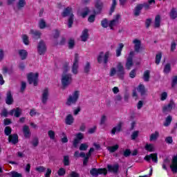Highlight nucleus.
<instances>
[{
  "label": "nucleus",
  "mask_w": 177,
  "mask_h": 177,
  "mask_svg": "<svg viewBox=\"0 0 177 177\" xmlns=\"http://www.w3.org/2000/svg\"><path fill=\"white\" fill-rule=\"evenodd\" d=\"M8 142L12 143V145H17L19 143V135L14 133L8 136Z\"/></svg>",
  "instance_id": "obj_16"
},
{
  "label": "nucleus",
  "mask_w": 177,
  "mask_h": 177,
  "mask_svg": "<svg viewBox=\"0 0 177 177\" xmlns=\"http://www.w3.org/2000/svg\"><path fill=\"white\" fill-rule=\"evenodd\" d=\"M170 19H172L173 20H174V19H176L177 17V9L176 8H172L170 14Z\"/></svg>",
  "instance_id": "obj_33"
},
{
  "label": "nucleus",
  "mask_w": 177,
  "mask_h": 177,
  "mask_svg": "<svg viewBox=\"0 0 177 177\" xmlns=\"http://www.w3.org/2000/svg\"><path fill=\"white\" fill-rule=\"evenodd\" d=\"M65 124L66 125H73V124H74V116L71 114H68L65 118Z\"/></svg>",
  "instance_id": "obj_24"
},
{
  "label": "nucleus",
  "mask_w": 177,
  "mask_h": 177,
  "mask_svg": "<svg viewBox=\"0 0 177 177\" xmlns=\"http://www.w3.org/2000/svg\"><path fill=\"white\" fill-rule=\"evenodd\" d=\"M61 82L63 89H66V88H67V86H68L70 84L73 82V75L70 73H64V75H62Z\"/></svg>",
  "instance_id": "obj_3"
},
{
  "label": "nucleus",
  "mask_w": 177,
  "mask_h": 177,
  "mask_svg": "<svg viewBox=\"0 0 177 177\" xmlns=\"http://www.w3.org/2000/svg\"><path fill=\"white\" fill-rule=\"evenodd\" d=\"M145 150H147V151H149L150 153H151V151H153V150L154 149V147H153L152 144H146L145 147Z\"/></svg>",
  "instance_id": "obj_44"
},
{
  "label": "nucleus",
  "mask_w": 177,
  "mask_h": 177,
  "mask_svg": "<svg viewBox=\"0 0 177 177\" xmlns=\"http://www.w3.org/2000/svg\"><path fill=\"white\" fill-rule=\"evenodd\" d=\"M142 9H143L142 5H137L134 9V16H139V15H140V10H142Z\"/></svg>",
  "instance_id": "obj_30"
},
{
  "label": "nucleus",
  "mask_w": 177,
  "mask_h": 177,
  "mask_svg": "<svg viewBox=\"0 0 177 177\" xmlns=\"http://www.w3.org/2000/svg\"><path fill=\"white\" fill-rule=\"evenodd\" d=\"M144 160H145V161H147L148 162H149V161L152 160L153 162H156V153H151L150 155H147L144 158Z\"/></svg>",
  "instance_id": "obj_29"
},
{
  "label": "nucleus",
  "mask_w": 177,
  "mask_h": 177,
  "mask_svg": "<svg viewBox=\"0 0 177 177\" xmlns=\"http://www.w3.org/2000/svg\"><path fill=\"white\" fill-rule=\"evenodd\" d=\"M122 49H124V44L120 43L118 44V47L116 49V57H120V56H121V52H122Z\"/></svg>",
  "instance_id": "obj_28"
},
{
  "label": "nucleus",
  "mask_w": 177,
  "mask_h": 177,
  "mask_svg": "<svg viewBox=\"0 0 177 177\" xmlns=\"http://www.w3.org/2000/svg\"><path fill=\"white\" fill-rule=\"evenodd\" d=\"M84 11L81 13V16H82V17H83V19H85V17H86V16H88V15H89V12H91V11L89 10V8H88V7H85L84 8Z\"/></svg>",
  "instance_id": "obj_41"
},
{
  "label": "nucleus",
  "mask_w": 177,
  "mask_h": 177,
  "mask_svg": "<svg viewBox=\"0 0 177 177\" xmlns=\"http://www.w3.org/2000/svg\"><path fill=\"white\" fill-rule=\"evenodd\" d=\"M35 171H37V172H39V173H42L46 171V168L44 166H39L35 168Z\"/></svg>",
  "instance_id": "obj_54"
},
{
  "label": "nucleus",
  "mask_w": 177,
  "mask_h": 177,
  "mask_svg": "<svg viewBox=\"0 0 177 177\" xmlns=\"http://www.w3.org/2000/svg\"><path fill=\"white\" fill-rule=\"evenodd\" d=\"M22 111H23L20 107L14 108L9 111V115H14V117H16V118H19V117L21 115Z\"/></svg>",
  "instance_id": "obj_14"
},
{
  "label": "nucleus",
  "mask_w": 177,
  "mask_h": 177,
  "mask_svg": "<svg viewBox=\"0 0 177 177\" xmlns=\"http://www.w3.org/2000/svg\"><path fill=\"white\" fill-rule=\"evenodd\" d=\"M107 169L109 172H111L113 174H118V171L120 169V165L116 163L113 165H107Z\"/></svg>",
  "instance_id": "obj_15"
},
{
  "label": "nucleus",
  "mask_w": 177,
  "mask_h": 177,
  "mask_svg": "<svg viewBox=\"0 0 177 177\" xmlns=\"http://www.w3.org/2000/svg\"><path fill=\"white\" fill-rule=\"evenodd\" d=\"M39 77V73L30 72L27 75L28 82L30 85L32 84L34 86H38V78Z\"/></svg>",
  "instance_id": "obj_2"
},
{
  "label": "nucleus",
  "mask_w": 177,
  "mask_h": 177,
  "mask_svg": "<svg viewBox=\"0 0 177 177\" xmlns=\"http://www.w3.org/2000/svg\"><path fill=\"white\" fill-rule=\"evenodd\" d=\"M137 91L140 93L141 96H145L146 95V88L145 85L140 84L137 88Z\"/></svg>",
  "instance_id": "obj_26"
},
{
  "label": "nucleus",
  "mask_w": 177,
  "mask_h": 177,
  "mask_svg": "<svg viewBox=\"0 0 177 177\" xmlns=\"http://www.w3.org/2000/svg\"><path fill=\"white\" fill-rule=\"evenodd\" d=\"M49 99V88L48 87H46L41 94V103L43 104H46L48 103V100Z\"/></svg>",
  "instance_id": "obj_12"
},
{
  "label": "nucleus",
  "mask_w": 177,
  "mask_h": 177,
  "mask_svg": "<svg viewBox=\"0 0 177 177\" xmlns=\"http://www.w3.org/2000/svg\"><path fill=\"white\" fill-rule=\"evenodd\" d=\"M97 14L93 13V15H91L88 18V21L89 23H94L95 20L96 19V16Z\"/></svg>",
  "instance_id": "obj_46"
},
{
  "label": "nucleus",
  "mask_w": 177,
  "mask_h": 177,
  "mask_svg": "<svg viewBox=\"0 0 177 177\" xmlns=\"http://www.w3.org/2000/svg\"><path fill=\"white\" fill-rule=\"evenodd\" d=\"M63 164L64 167H68V165H70V156H64Z\"/></svg>",
  "instance_id": "obj_37"
},
{
  "label": "nucleus",
  "mask_w": 177,
  "mask_h": 177,
  "mask_svg": "<svg viewBox=\"0 0 177 177\" xmlns=\"http://www.w3.org/2000/svg\"><path fill=\"white\" fill-rule=\"evenodd\" d=\"M73 15V8L71 7H67L64 9V11L62 13V17H67V16H71Z\"/></svg>",
  "instance_id": "obj_21"
},
{
  "label": "nucleus",
  "mask_w": 177,
  "mask_h": 177,
  "mask_svg": "<svg viewBox=\"0 0 177 177\" xmlns=\"http://www.w3.org/2000/svg\"><path fill=\"white\" fill-rule=\"evenodd\" d=\"M142 80L145 82H149L150 81V71L147 70L144 72Z\"/></svg>",
  "instance_id": "obj_27"
},
{
  "label": "nucleus",
  "mask_w": 177,
  "mask_h": 177,
  "mask_svg": "<svg viewBox=\"0 0 177 177\" xmlns=\"http://www.w3.org/2000/svg\"><path fill=\"white\" fill-rule=\"evenodd\" d=\"M14 102H15V100L13 99V95H12V91H8L6 93V103L8 106H10L11 104H13Z\"/></svg>",
  "instance_id": "obj_17"
},
{
  "label": "nucleus",
  "mask_w": 177,
  "mask_h": 177,
  "mask_svg": "<svg viewBox=\"0 0 177 177\" xmlns=\"http://www.w3.org/2000/svg\"><path fill=\"white\" fill-rule=\"evenodd\" d=\"M48 135L51 140H55V139H56V133L53 131V130H49Z\"/></svg>",
  "instance_id": "obj_43"
},
{
  "label": "nucleus",
  "mask_w": 177,
  "mask_h": 177,
  "mask_svg": "<svg viewBox=\"0 0 177 177\" xmlns=\"http://www.w3.org/2000/svg\"><path fill=\"white\" fill-rule=\"evenodd\" d=\"M88 145L86 143H82L80 146L79 150H80V151H86V150H88Z\"/></svg>",
  "instance_id": "obj_49"
},
{
  "label": "nucleus",
  "mask_w": 177,
  "mask_h": 177,
  "mask_svg": "<svg viewBox=\"0 0 177 177\" xmlns=\"http://www.w3.org/2000/svg\"><path fill=\"white\" fill-rule=\"evenodd\" d=\"M118 73L117 75L120 80H124V77L125 75V69L124 68V65L122 63L118 62L117 65Z\"/></svg>",
  "instance_id": "obj_8"
},
{
  "label": "nucleus",
  "mask_w": 177,
  "mask_h": 177,
  "mask_svg": "<svg viewBox=\"0 0 177 177\" xmlns=\"http://www.w3.org/2000/svg\"><path fill=\"white\" fill-rule=\"evenodd\" d=\"M122 131V122H120L118 125L113 127L111 131V135H115V132H121Z\"/></svg>",
  "instance_id": "obj_22"
},
{
  "label": "nucleus",
  "mask_w": 177,
  "mask_h": 177,
  "mask_svg": "<svg viewBox=\"0 0 177 177\" xmlns=\"http://www.w3.org/2000/svg\"><path fill=\"white\" fill-rule=\"evenodd\" d=\"M151 26V19H147L145 21V27L146 28H149Z\"/></svg>",
  "instance_id": "obj_62"
},
{
  "label": "nucleus",
  "mask_w": 177,
  "mask_h": 177,
  "mask_svg": "<svg viewBox=\"0 0 177 177\" xmlns=\"http://www.w3.org/2000/svg\"><path fill=\"white\" fill-rule=\"evenodd\" d=\"M104 55V52H103V51H101L100 53V54H99V55L97 56V62H98V63H102V62H103V55Z\"/></svg>",
  "instance_id": "obj_53"
},
{
  "label": "nucleus",
  "mask_w": 177,
  "mask_h": 177,
  "mask_svg": "<svg viewBox=\"0 0 177 177\" xmlns=\"http://www.w3.org/2000/svg\"><path fill=\"white\" fill-rule=\"evenodd\" d=\"M18 55L21 58V60H26L28 57V52H27L25 49H21L18 50Z\"/></svg>",
  "instance_id": "obj_20"
},
{
  "label": "nucleus",
  "mask_w": 177,
  "mask_h": 177,
  "mask_svg": "<svg viewBox=\"0 0 177 177\" xmlns=\"http://www.w3.org/2000/svg\"><path fill=\"white\" fill-rule=\"evenodd\" d=\"M177 84V76H174L172 77V83H171V86L174 87L175 85Z\"/></svg>",
  "instance_id": "obj_64"
},
{
  "label": "nucleus",
  "mask_w": 177,
  "mask_h": 177,
  "mask_svg": "<svg viewBox=\"0 0 177 177\" xmlns=\"http://www.w3.org/2000/svg\"><path fill=\"white\" fill-rule=\"evenodd\" d=\"M88 29H84L82 32V35L80 36V38L82 41V42H86L88 41V38H89V33H88Z\"/></svg>",
  "instance_id": "obj_23"
},
{
  "label": "nucleus",
  "mask_w": 177,
  "mask_h": 177,
  "mask_svg": "<svg viewBox=\"0 0 177 177\" xmlns=\"http://www.w3.org/2000/svg\"><path fill=\"white\" fill-rule=\"evenodd\" d=\"M161 57H162V54L161 53H158L156 57V64H160V62H161Z\"/></svg>",
  "instance_id": "obj_48"
},
{
  "label": "nucleus",
  "mask_w": 177,
  "mask_h": 177,
  "mask_svg": "<svg viewBox=\"0 0 177 177\" xmlns=\"http://www.w3.org/2000/svg\"><path fill=\"white\" fill-rule=\"evenodd\" d=\"M12 177H23V175L17 171H11Z\"/></svg>",
  "instance_id": "obj_61"
},
{
  "label": "nucleus",
  "mask_w": 177,
  "mask_h": 177,
  "mask_svg": "<svg viewBox=\"0 0 177 177\" xmlns=\"http://www.w3.org/2000/svg\"><path fill=\"white\" fill-rule=\"evenodd\" d=\"M115 6H117V0H113L109 15H113V13H114V10H115Z\"/></svg>",
  "instance_id": "obj_34"
},
{
  "label": "nucleus",
  "mask_w": 177,
  "mask_h": 177,
  "mask_svg": "<svg viewBox=\"0 0 177 177\" xmlns=\"http://www.w3.org/2000/svg\"><path fill=\"white\" fill-rule=\"evenodd\" d=\"M115 74H117V69H115V68H114V67L111 68L110 73H109L110 77H114V75H115Z\"/></svg>",
  "instance_id": "obj_60"
},
{
  "label": "nucleus",
  "mask_w": 177,
  "mask_h": 177,
  "mask_svg": "<svg viewBox=\"0 0 177 177\" xmlns=\"http://www.w3.org/2000/svg\"><path fill=\"white\" fill-rule=\"evenodd\" d=\"M22 131L25 139H30L31 138V131L30 130V127L28 125H24Z\"/></svg>",
  "instance_id": "obj_18"
},
{
  "label": "nucleus",
  "mask_w": 177,
  "mask_h": 177,
  "mask_svg": "<svg viewBox=\"0 0 177 177\" xmlns=\"http://www.w3.org/2000/svg\"><path fill=\"white\" fill-rule=\"evenodd\" d=\"M116 21V19H113L109 22V27L111 28V30H114L113 27L115 26Z\"/></svg>",
  "instance_id": "obj_57"
},
{
  "label": "nucleus",
  "mask_w": 177,
  "mask_h": 177,
  "mask_svg": "<svg viewBox=\"0 0 177 177\" xmlns=\"http://www.w3.org/2000/svg\"><path fill=\"white\" fill-rule=\"evenodd\" d=\"M131 154H132V152L131 151V149H127L123 153V156L124 157H129L131 156Z\"/></svg>",
  "instance_id": "obj_59"
},
{
  "label": "nucleus",
  "mask_w": 177,
  "mask_h": 177,
  "mask_svg": "<svg viewBox=\"0 0 177 177\" xmlns=\"http://www.w3.org/2000/svg\"><path fill=\"white\" fill-rule=\"evenodd\" d=\"M172 122V116L169 115L166 118L165 122L164 123L165 127H168L171 124V122Z\"/></svg>",
  "instance_id": "obj_42"
},
{
  "label": "nucleus",
  "mask_w": 177,
  "mask_h": 177,
  "mask_svg": "<svg viewBox=\"0 0 177 177\" xmlns=\"http://www.w3.org/2000/svg\"><path fill=\"white\" fill-rule=\"evenodd\" d=\"M30 34L32 35V38H35V39H39V38H41V32H39V30L31 29L30 30Z\"/></svg>",
  "instance_id": "obj_25"
},
{
  "label": "nucleus",
  "mask_w": 177,
  "mask_h": 177,
  "mask_svg": "<svg viewBox=\"0 0 177 177\" xmlns=\"http://www.w3.org/2000/svg\"><path fill=\"white\" fill-rule=\"evenodd\" d=\"M109 57H110V51H106L103 57L104 64H107V63H109Z\"/></svg>",
  "instance_id": "obj_35"
},
{
  "label": "nucleus",
  "mask_w": 177,
  "mask_h": 177,
  "mask_svg": "<svg viewBox=\"0 0 177 177\" xmlns=\"http://www.w3.org/2000/svg\"><path fill=\"white\" fill-rule=\"evenodd\" d=\"M90 174L92 176H99V175H107V169L106 168H92L90 170Z\"/></svg>",
  "instance_id": "obj_4"
},
{
  "label": "nucleus",
  "mask_w": 177,
  "mask_h": 177,
  "mask_svg": "<svg viewBox=\"0 0 177 177\" xmlns=\"http://www.w3.org/2000/svg\"><path fill=\"white\" fill-rule=\"evenodd\" d=\"M37 52L39 55H45L46 52V44L44 40H40L37 46Z\"/></svg>",
  "instance_id": "obj_10"
},
{
  "label": "nucleus",
  "mask_w": 177,
  "mask_h": 177,
  "mask_svg": "<svg viewBox=\"0 0 177 177\" xmlns=\"http://www.w3.org/2000/svg\"><path fill=\"white\" fill-rule=\"evenodd\" d=\"M79 62H80V55L78 53H75V58L73 61V64L72 66V73L75 75L78 74V67H79Z\"/></svg>",
  "instance_id": "obj_5"
},
{
  "label": "nucleus",
  "mask_w": 177,
  "mask_h": 177,
  "mask_svg": "<svg viewBox=\"0 0 177 177\" xmlns=\"http://www.w3.org/2000/svg\"><path fill=\"white\" fill-rule=\"evenodd\" d=\"M82 139H84V134H82V133H77L73 142V145L75 149L78 147V144L81 142V140H82Z\"/></svg>",
  "instance_id": "obj_13"
},
{
  "label": "nucleus",
  "mask_w": 177,
  "mask_h": 177,
  "mask_svg": "<svg viewBox=\"0 0 177 177\" xmlns=\"http://www.w3.org/2000/svg\"><path fill=\"white\" fill-rule=\"evenodd\" d=\"M24 6H26V0H19L17 3V8L19 10H20V9H23Z\"/></svg>",
  "instance_id": "obj_36"
},
{
  "label": "nucleus",
  "mask_w": 177,
  "mask_h": 177,
  "mask_svg": "<svg viewBox=\"0 0 177 177\" xmlns=\"http://www.w3.org/2000/svg\"><path fill=\"white\" fill-rule=\"evenodd\" d=\"M170 168L174 174L177 173V155L173 157Z\"/></svg>",
  "instance_id": "obj_19"
},
{
  "label": "nucleus",
  "mask_w": 177,
  "mask_h": 177,
  "mask_svg": "<svg viewBox=\"0 0 177 177\" xmlns=\"http://www.w3.org/2000/svg\"><path fill=\"white\" fill-rule=\"evenodd\" d=\"M176 106L174 100H171L168 104L162 106L163 113H171L172 109H175Z\"/></svg>",
  "instance_id": "obj_11"
},
{
  "label": "nucleus",
  "mask_w": 177,
  "mask_h": 177,
  "mask_svg": "<svg viewBox=\"0 0 177 177\" xmlns=\"http://www.w3.org/2000/svg\"><path fill=\"white\" fill-rule=\"evenodd\" d=\"M68 177H80V174L76 171H71Z\"/></svg>",
  "instance_id": "obj_63"
},
{
  "label": "nucleus",
  "mask_w": 177,
  "mask_h": 177,
  "mask_svg": "<svg viewBox=\"0 0 177 177\" xmlns=\"http://www.w3.org/2000/svg\"><path fill=\"white\" fill-rule=\"evenodd\" d=\"M68 48L70 49H73L74 48V46H75V41H74V39H69L68 41Z\"/></svg>",
  "instance_id": "obj_55"
},
{
  "label": "nucleus",
  "mask_w": 177,
  "mask_h": 177,
  "mask_svg": "<svg viewBox=\"0 0 177 177\" xmlns=\"http://www.w3.org/2000/svg\"><path fill=\"white\" fill-rule=\"evenodd\" d=\"M130 78H135L136 77V69H133L129 74Z\"/></svg>",
  "instance_id": "obj_58"
},
{
  "label": "nucleus",
  "mask_w": 177,
  "mask_h": 177,
  "mask_svg": "<svg viewBox=\"0 0 177 177\" xmlns=\"http://www.w3.org/2000/svg\"><path fill=\"white\" fill-rule=\"evenodd\" d=\"M138 136H139V131H133L131 136V140H135V139H136V138H138Z\"/></svg>",
  "instance_id": "obj_56"
},
{
  "label": "nucleus",
  "mask_w": 177,
  "mask_h": 177,
  "mask_svg": "<svg viewBox=\"0 0 177 177\" xmlns=\"http://www.w3.org/2000/svg\"><path fill=\"white\" fill-rule=\"evenodd\" d=\"M4 133L6 136H10L12 135V127L7 126L4 129Z\"/></svg>",
  "instance_id": "obj_39"
},
{
  "label": "nucleus",
  "mask_w": 177,
  "mask_h": 177,
  "mask_svg": "<svg viewBox=\"0 0 177 177\" xmlns=\"http://www.w3.org/2000/svg\"><path fill=\"white\" fill-rule=\"evenodd\" d=\"M165 74H169L171 73V64L167 63L165 65L164 70Z\"/></svg>",
  "instance_id": "obj_38"
},
{
  "label": "nucleus",
  "mask_w": 177,
  "mask_h": 177,
  "mask_svg": "<svg viewBox=\"0 0 177 177\" xmlns=\"http://www.w3.org/2000/svg\"><path fill=\"white\" fill-rule=\"evenodd\" d=\"M133 44H134V51L136 53H140L145 48L142 46V41L138 39H135L133 41Z\"/></svg>",
  "instance_id": "obj_9"
},
{
  "label": "nucleus",
  "mask_w": 177,
  "mask_h": 177,
  "mask_svg": "<svg viewBox=\"0 0 177 177\" xmlns=\"http://www.w3.org/2000/svg\"><path fill=\"white\" fill-rule=\"evenodd\" d=\"M22 39L24 45H30V40H28V36L27 35H22Z\"/></svg>",
  "instance_id": "obj_47"
},
{
  "label": "nucleus",
  "mask_w": 177,
  "mask_h": 177,
  "mask_svg": "<svg viewBox=\"0 0 177 177\" xmlns=\"http://www.w3.org/2000/svg\"><path fill=\"white\" fill-rule=\"evenodd\" d=\"M73 24H74V14H71L68 19V28H71V27H73Z\"/></svg>",
  "instance_id": "obj_31"
},
{
  "label": "nucleus",
  "mask_w": 177,
  "mask_h": 177,
  "mask_svg": "<svg viewBox=\"0 0 177 177\" xmlns=\"http://www.w3.org/2000/svg\"><path fill=\"white\" fill-rule=\"evenodd\" d=\"M80 99V91H75L72 95H70L66 100V106H73V104H77L78 100Z\"/></svg>",
  "instance_id": "obj_1"
},
{
  "label": "nucleus",
  "mask_w": 177,
  "mask_h": 177,
  "mask_svg": "<svg viewBox=\"0 0 177 177\" xmlns=\"http://www.w3.org/2000/svg\"><path fill=\"white\" fill-rule=\"evenodd\" d=\"M120 146L118 145H115L113 146L109 147L108 150L110 153H115L119 149Z\"/></svg>",
  "instance_id": "obj_40"
},
{
  "label": "nucleus",
  "mask_w": 177,
  "mask_h": 177,
  "mask_svg": "<svg viewBox=\"0 0 177 177\" xmlns=\"http://www.w3.org/2000/svg\"><path fill=\"white\" fill-rule=\"evenodd\" d=\"M161 24V17L160 15H157L156 17V27L158 28Z\"/></svg>",
  "instance_id": "obj_52"
},
{
  "label": "nucleus",
  "mask_w": 177,
  "mask_h": 177,
  "mask_svg": "<svg viewBox=\"0 0 177 177\" xmlns=\"http://www.w3.org/2000/svg\"><path fill=\"white\" fill-rule=\"evenodd\" d=\"M103 2L97 0L95 3V9L93 10V13L94 15H100L102 10H103Z\"/></svg>",
  "instance_id": "obj_7"
},
{
  "label": "nucleus",
  "mask_w": 177,
  "mask_h": 177,
  "mask_svg": "<svg viewBox=\"0 0 177 177\" xmlns=\"http://www.w3.org/2000/svg\"><path fill=\"white\" fill-rule=\"evenodd\" d=\"M135 56V51L131 50L129 56L127 57L125 67L127 70H131L132 66H133V57Z\"/></svg>",
  "instance_id": "obj_6"
},
{
  "label": "nucleus",
  "mask_w": 177,
  "mask_h": 177,
  "mask_svg": "<svg viewBox=\"0 0 177 177\" xmlns=\"http://www.w3.org/2000/svg\"><path fill=\"white\" fill-rule=\"evenodd\" d=\"M58 176H64L66 175V169L61 167L57 171Z\"/></svg>",
  "instance_id": "obj_45"
},
{
  "label": "nucleus",
  "mask_w": 177,
  "mask_h": 177,
  "mask_svg": "<svg viewBox=\"0 0 177 177\" xmlns=\"http://www.w3.org/2000/svg\"><path fill=\"white\" fill-rule=\"evenodd\" d=\"M101 26L103 28H107L109 27V21L107 19L105 18L101 21Z\"/></svg>",
  "instance_id": "obj_50"
},
{
  "label": "nucleus",
  "mask_w": 177,
  "mask_h": 177,
  "mask_svg": "<svg viewBox=\"0 0 177 177\" xmlns=\"http://www.w3.org/2000/svg\"><path fill=\"white\" fill-rule=\"evenodd\" d=\"M39 27L41 28V30H44L45 27H46V22L44 19H41L39 22Z\"/></svg>",
  "instance_id": "obj_51"
},
{
  "label": "nucleus",
  "mask_w": 177,
  "mask_h": 177,
  "mask_svg": "<svg viewBox=\"0 0 177 177\" xmlns=\"http://www.w3.org/2000/svg\"><path fill=\"white\" fill-rule=\"evenodd\" d=\"M90 71H91V63L89 62H87L84 66V72L85 74H89Z\"/></svg>",
  "instance_id": "obj_32"
}]
</instances>
